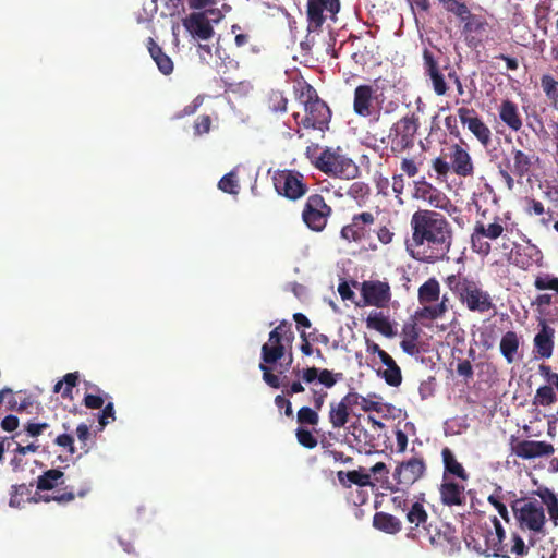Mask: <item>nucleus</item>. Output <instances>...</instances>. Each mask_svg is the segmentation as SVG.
<instances>
[{
	"label": "nucleus",
	"mask_w": 558,
	"mask_h": 558,
	"mask_svg": "<svg viewBox=\"0 0 558 558\" xmlns=\"http://www.w3.org/2000/svg\"><path fill=\"white\" fill-rule=\"evenodd\" d=\"M288 99L282 92L272 90L268 97V107L272 112H284L287 110Z\"/></svg>",
	"instance_id": "c03bdc74"
},
{
	"label": "nucleus",
	"mask_w": 558,
	"mask_h": 558,
	"mask_svg": "<svg viewBox=\"0 0 558 558\" xmlns=\"http://www.w3.org/2000/svg\"><path fill=\"white\" fill-rule=\"evenodd\" d=\"M182 24L191 36L197 40H209L215 34L205 12L191 13L182 20Z\"/></svg>",
	"instance_id": "b1692460"
},
{
	"label": "nucleus",
	"mask_w": 558,
	"mask_h": 558,
	"mask_svg": "<svg viewBox=\"0 0 558 558\" xmlns=\"http://www.w3.org/2000/svg\"><path fill=\"white\" fill-rule=\"evenodd\" d=\"M477 213L481 217L475 221L471 233V247L475 253L487 256L492 251L488 240H497L506 230L505 218L495 215L490 222H486L487 210L480 211L477 206Z\"/></svg>",
	"instance_id": "0eeeda50"
},
{
	"label": "nucleus",
	"mask_w": 558,
	"mask_h": 558,
	"mask_svg": "<svg viewBox=\"0 0 558 558\" xmlns=\"http://www.w3.org/2000/svg\"><path fill=\"white\" fill-rule=\"evenodd\" d=\"M433 169L439 177L453 172L458 177L468 178L474 174V163L469 150L460 144H449L441 155L433 160Z\"/></svg>",
	"instance_id": "39448f33"
},
{
	"label": "nucleus",
	"mask_w": 558,
	"mask_h": 558,
	"mask_svg": "<svg viewBox=\"0 0 558 558\" xmlns=\"http://www.w3.org/2000/svg\"><path fill=\"white\" fill-rule=\"evenodd\" d=\"M374 231L376 232L377 240L383 245H388L392 243L395 232L391 221H387V223L379 226L377 229H374Z\"/></svg>",
	"instance_id": "09e8293b"
},
{
	"label": "nucleus",
	"mask_w": 558,
	"mask_h": 558,
	"mask_svg": "<svg viewBox=\"0 0 558 558\" xmlns=\"http://www.w3.org/2000/svg\"><path fill=\"white\" fill-rule=\"evenodd\" d=\"M472 544L473 548L477 553L484 554L486 556H495V553L501 551L502 548L500 538H496L494 536L490 521L485 522L474 531V535L471 536L470 542H468L469 546Z\"/></svg>",
	"instance_id": "a211bd4d"
},
{
	"label": "nucleus",
	"mask_w": 558,
	"mask_h": 558,
	"mask_svg": "<svg viewBox=\"0 0 558 558\" xmlns=\"http://www.w3.org/2000/svg\"><path fill=\"white\" fill-rule=\"evenodd\" d=\"M337 477L339 483L347 488L351 487L352 484L360 487L373 485L371 475L363 468L348 472L338 471Z\"/></svg>",
	"instance_id": "7c9ffc66"
},
{
	"label": "nucleus",
	"mask_w": 558,
	"mask_h": 558,
	"mask_svg": "<svg viewBox=\"0 0 558 558\" xmlns=\"http://www.w3.org/2000/svg\"><path fill=\"white\" fill-rule=\"evenodd\" d=\"M520 339L514 331H507L500 339L499 349L501 355L505 357L507 363L511 364L515 361V356L519 350Z\"/></svg>",
	"instance_id": "f704fd0d"
},
{
	"label": "nucleus",
	"mask_w": 558,
	"mask_h": 558,
	"mask_svg": "<svg viewBox=\"0 0 558 558\" xmlns=\"http://www.w3.org/2000/svg\"><path fill=\"white\" fill-rule=\"evenodd\" d=\"M437 190L426 181L425 177H422L421 179L414 181V192L413 196L415 198H422L424 201L432 202L433 196Z\"/></svg>",
	"instance_id": "a19ab883"
},
{
	"label": "nucleus",
	"mask_w": 558,
	"mask_h": 558,
	"mask_svg": "<svg viewBox=\"0 0 558 558\" xmlns=\"http://www.w3.org/2000/svg\"><path fill=\"white\" fill-rule=\"evenodd\" d=\"M340 149L326 148L316 158L314 165L322 172L341 179H353L359 173V168L354 161L340 154Z\"/></svg>",
	"instance_id": "1a4fd4ad"
},
{
	"label": "nucleus",
	"mask_w": 558,
	"mask_h": 558,
	"mask_svg": "<svg viewBox=\"0 0 558 558\" xmlns=\"http://www.w3.org/2000/svg\"><path fill=\"white\" fill-rule=\"evenodd\" d=\"M295 375L301 377L305 384H311L319 376V368L312 366L303 369L294 371Z\"/></svg>",
	"instance_id": "680f3d73"
},
{
	"label": "nucleus",
	"mask_w": 558,
	"mask_h": 558,
	"mask_svg": "<svg viewBox=\"0 0 558 558\" xmlns=\"http://www.w3.org/2000/svg\"><path fill=\"white\" fill-rule=\"evenodd\" d=\"M553 303V295L548 293L538 294L535 300L532 301V306L537 307L539 314L545 313V308Z\"/></svg>",
	"instance_id": "e2e57ef3"
},
{
	"label": "nucleus",
	"mask_w": 558,
	"mask_h": 558,
	"mask_svg": "<svg viewBox=\"0 0 558 558\" xmlns=\"http://www.w3.org/2000/svg\"><path fill=\"white\" fill-rule=\"evenodd\" d=\"M218 187L225 193L238 194L239 184L235 173L229 172L225 174L218 182Z\"/></svg>",
	"instance_id": "de8ad7c7"
},
{
	"label": "nucleus",
	"mask_w": 558,
	"mask_h": 558,
	"mask_svg": "<svg viewBox=\"0 0 558 558\" xmlns=\"http://www.w3.org/2000/svg\"><path fill=\"white\" fill-rule=\"evenodd\" d=\"M534 287L539 291L551 290L558 295V277L550 274L539 275L534 280Z\"/></svg>",
	"instance_id": "79ce46f5"
},
{
	"label": "nucleus",
	"mask_w": 558,
	"mask_h": 558,
	"mask_svg": "<svg viewBox=\"0 0 558 558\" xmlns=\"http://www.w3.org/2000/svg\"><path fill=\"white\" fill-rule=\"evenodd\" d=\"M78 381V373H68L63 376L61 380H59L54 387L53 391L57 393H61L62 398H72V390L77 385Z\"/></svg>",
	"instance_id": "ea45409f"
},
{
	"label": "nucleus",
	"mask_w": 558,
	"mask_h": 558,
	"mask_svg": "<svg viewBox=\"0 0 558 558\" xmlns=\"http://www.w3.org/2000/svg\"><path fill=\"white\" fill-rule=\"evenodd\" d=\"M295 437L298 442L306 449H314L317 446L316 437L308 429L303 427L296 428Z\"/></svg>",
	"instance_id": "a18cd8bd"
},
{
	"label": "nucleus",
	"mask_w": 558,
	"mask_h": 558,
	"mask_svg": "<svg viewBox=\"0 0 558 558\" xmlns=\"http://www.w3.org/2000/svg\"><path fill=\"white\" fill-rule=\"evenodd\" d=\"M506 551H510L517 556H524L529 553V547L525 545L523 538L517 534H511V547L507 548Z\"/></svg>",
	"instance_id": "3c124183"
},
{
	"label": "nucleus",
	"mask_w": 558,
	"mask_h": 558,
	"mask_svg": "<svg viewBox=\"0 0 558 558\" xmlns=\"http://www.w3.org/2000/svg\"><path fill=\"white\" fill-rule=\"evenodd\" d=\"M296 421L300 425H312L318 424L319 415L318 412L310 407H302L296 413Z\"/></svg>",
	"instance_id": "37998d69"
},
{
	"label": "nucleus",
	"mask_w": 558,
	"mask_h": 558,
	"mask_svg": "<svg viewBox=\"0 0 558 558\" xmlns=\"http://www.w3.org/2000/svg\"><path fill=\"white\" fill-rule=\"evenodd\" d=\"M427 466L423 457H411L399 463L392 474L400 487L390 488L391 492L405 490L421 480L426 473Z\"/></svg>",
	"instance_id": "4468645a"
},
{
	"label": "nucleus",
	"mask_w": 558,
	"mask_h": 558,
	"mask_svg": "<svg viewBox=\"0 0 558 558\" xmlns=\"http://www.w3.org/2000/svg\"><path fill=\"white\" fill-rule=\"evenodd\" d=\"M511 451L518 458L531 460L535 458L549 457L555 452L550 442L538 440H517L511 445Z\"/></svg>",
	"instance_id": "aec40b11"
},
{
	"label": "nucleus",
	"mask_w": 558,
	"mask_h": 558,
	"mask_svg": "<svg viewBox=\"0 0 558 558\" xmlns=\"http://www.w3.org/2000/svg\"><path fill=\"white\" fill-rule=\"evenodd\" d=\"M418 302L423 307L416 312L421 319L436 320L449 311L447 294L440 299V283L436 278L426 280L417 291Z\"/></svg>",
	"instance_id": "423d86ee"
},
{
	"label": "nucleus",
	"mask_w": 558,
	"mask_h": 558,
	"mask_svg": "<svg viewBox=\"0 0 558 558\" xmlns=\"http://www.w3.org/2000/svg\"><path fill=\"white\" fill-rule=\"evenodd\" d=\"M272 330L278 331V335L283 338L287 343H290L294 338L291 324L287 320H281L280 324Z\"/></svg>",
	"instance_id": "0e129e2a"
},
{
	"label": "nucleus",
	"mask_w": 558,
	"mask_h": 558,
	"mask_svg": "<svg viewBox=\"0 0 558 558\" xmlns=\"http://www.w3.org/2000/svg\"><path fill=\"white\" fill-rule=\"evenodd\" d=\"M33 483L31 484H16L11 486L9 506L11 508H22L25 502H38L40 500L45 502L57 501L58 504H68L75 499V496L84 497L89 492V486L85 485L80 488L76 493L73 487H65L63 493L56 495L38 496L32 494Z\"/></svg>",
	"instance_id": "6e6552de"
},
{
	"label": "nucleus",
	"mask_w": 558,
	"mask_h": 558,
	"mask_svg": "<svg viewBox=\"0 0 558 558\" xmlns=\"http://www.w3.org/2000/svg\"><path fill=\"white\" fill-rule=\"evenodd\" d=\"M361 294L365 304L385 307L391 300V290L387 281L367 280L362 283Z\"/></svg>",
	"instance_id": "6ab92c4d"
},
{
	"label": "nucleus",
	"mask_w": 558,
	"mask_h": 558,
	"mask_svg": "<svg viewBox=\"0 0 558 558\" xmlns=\"http://www.w3.org/2000/svg\"><path fill=\"white\" fill-rule=\"evenodd\" d=\"M350 417V410L344 405V403L331 402L330 410L328 414L329 422L331 426L336 429L343 427Z\"/></svg>",
	"instance_id": "c9c22d12"
},
{
	"label": "nucleus",
	"mask_w": 558,
	"mask_h": 558,
	"mask_svg": "<svg viewBox=\"0 0 558 558\" xmlns=\"http://www.w3.org/2000/svg\"><path fill=\"white\" fill-rule=\"evenodd\" d=\"M331 213V207L320 194H312L304 204L302 220L311 230L320 232L325 229Z\"/></svg>",
	"instance_id": "f8f14e48"
},
{
	"label": "nucleus",
	"mask_w": 558,
	"mask_h": 558,
	"mask_svg": "<svg viewBox=\"0 0 558 558\" xmlns=\"http://www.w3.org/2000/svg\"><path fill=\"white\" fill-rule=\"evenodd\" d=\"M353 436L357 442L364 444V449L371 451L374 447V438L363 427H354Z\"/></svg>",
	"instance_id": "864d4df0"
},
{
	"label": "nucleus",
	"mask_w": 558,
	"mask_h": 558,
	"mask_svg": "<svg viewBox=\"0 0 558 558\" xmlns=\"http://www.w3.org/2000/svg\"><path fill=\"white\" fill-rule=\"evenodd\" d=\"M538 373L546 383L550 384L551 387H555L558 391V373L553 372L551 367L546 364L539 365Z\"/></svg>",
	"instance_id": "4d7b16f0"
},
{
	"label": "nucleus",
	"mask_w": 558,
	"mask_h": 558,
	"mask_svg": "<svg viewBox=\"0 0 558 558\" xmlns=\"http://www.w3.org/2000/svg\"><path fill=\"white\" fill-rule=\"evenodd\" d=\"M457 112L461 123L468 128L483 147L487 148L492 144L493 133L475 109L460 107Z\"/></svg>",
	"instance_id": "f3484780"
},
{
	"label": "nucleus",
	"mask_w": 558,
	"mask_h": 558,
	"mask_svg": "<svg viewBox=\"0 0 558 558\" xmlns=\"http://www.w3.org/2000/svg\"><path fill=\"white\" fill-rule=\"evenodd\" d=\"M544 506L553 525L558 526V497L550 488L541 486L530 496L514 499L511 502V510L519 527L544 536L546 534Z\"/></svg>",
	"instance_id": "f03ea898"
},
{
	"label": "nucleus",
	"mask_w": 558,
	"mask_h": 558,
	"mask_svg": "<svg viewBox=\"0 0 558 558\" xmlns=\"http://www.w3.org/2000/svg\"><path fill=\"white\" fill-rule=\"evenodd\" d=\"M311 393H312V403L314 405L313 409L316 411L322 410V408L324 407L325 400L328 396L327 391H325L323 389L318 390V389L312 388Z\"/></svg>",
	"instance_id": "338daca9"
},
{
	"label": "nucleus",
	"mask_w": 558,
	"mask_h": 558,
	"mask_svg": "<svg viewBox=\"0 0 558 558\" xmlns=\"http://www.w3.org/2000/svg\"><path fill=\"white\" fill-rule=\"evenodd\" d=\"M446 282L469 311L485 313L495 307L489 293L482 290L478 281L457 274L448 276Z\"/></svg>",
	"instance_id": "20e7f679"
},
{
	"label": "nucleus",
	"mask_w": 558,
	"mask_h": 558,
	"mask_svg": "<svg viewBox=\"0 0 558 558\" xmlns=\"http://www.w3.org/2000/svg\"><path fill=\"white\" fill-rule=\"evenodd\" d=\"M373 526L387 534H397L402 530V523L397 517L383 511L374 514Z\"/></svg>",
	"instance_id": "473e14b6"
},
{
	"label": "nucleus",
	"mask_w": 558,
	"mask_h": 558,
	"mask_svg": "<svg viewBox=\"0 0 558 558\" xmlns=\"http://www.w3.org/2000/svg\"><path fill=\"white\" fill-rule=\"evenodd\" d=\"M76 436L80 442V448L84 450L85 452L88 451V440L90 438V430L89 426L85 423L80 424L76 427Z\"/></svg>",
	"instance_id": "6e6d98bb"
},
{
	"label": "nucleus",
	"mask_w": 558,
	"mask_h": 558,
	"mask_svg": "<svg viewBox=\"0 0 558 558\" xmlns=\"http://www.w3.org/2000/svg\"><path fill=\"white\" fill-rule=\"evenodd\" d=\"M64 473L59 469H50L48 471H45L38 478H37V489L38 490H51L56 488L63 478Z\"/></svg>",
	"instance_id": "e433bc0d"
},
{
	"label": "nucleus",
	"mask_w": 558,
	"mask_h": 558,
	"mask_svg": "<svg viewBox=\"0 0 558 558\" xmlns=\"http://www.w3.org/2000/svg\"><path fill=\"white\" fill-rule=\"evenodd\" d=\"M342 373H333L327 368H319L317 380L326 388H332L338 380L342 379Z\"/></svg>",
	"instance_id": "49530a36"
},
{
	"label": "nucleus",
	"mask_w": 558,
	"mask_h": 558,
	"mask_svg": "<svg viewBox=\"0 0 558 558\" xmlns=\"http://www.w3.org/2000/svg\"><path fill=\"white\" fill-rule=\"evenodd\" d=\"M428 518L429 515L423 499L412 502L405 512V519L409 524L408 536L416 538L426 533Z\"/></svg>",
	"instance_id": "4be33fe9"
},
{
	"label": "nucleus",
	"mask_w": 558,
	"mask_h": 558,
	"mask_svg": "<svg viewBox=\"0 0 558 558\" xmlns=\"http://www.w3.org/2000/svg\"><path fill=\"white\" fill-rule=\"evenodd\" d=\"M554 350V329L544 325L534 337V351L542 359L551 356Z\"/></svg>",
	"instance_id": "c85d7f7f"
},
{
	"label": "nucleus",
	"mask_w": 558,
	"mask_h": 558,
	"mask_svg": "<svg viewBox=\"0 0 558 558\" xmlns=\"http://www.w3.org/2000/svg\"><path fill=\"white\" fill-rule=\"evenodd\" d=\"M421 165L422 161H416L415 158H402L400 162V174L413 178L418 173Z\"/></svg>",
	"instance_id": "8fccbe9b"
},
{
	"label": "nucleus",
	"mask_w": 558,
	"mask_h": 558,
	"mask_svg": "<svg viewBox=\"0 0 558 558\" xmlns=\"http://www.w3.org/2000/svg\"><path fill=\"white\" fill-rule=\"evenodd\" d=\"M488 502L497 510L499 515L506 521H510L509 511L507 506L501 501V498L498 495H489L487 498Z\"/></svg>",
	"instance_id": "5fc2aeb1"
},
{
	"label": "nucleus",
	"mask_w": 558,
	"mask_h": 558,
	"mask_svg": "<svg viewBox=\"0 0 558 558\" xmlns=\"http://www.w3.org/2000/svg\"><path fill=\"white\" fill-rule=\"evenodd\" d=\"M534 155H527L519 148H512L511 157H506L498 165V173L505 182L507 189L512 191L518 181L526 177L533 166Z\"/></svg>",
	"instance_id": "9b49d317"
},
{
	"label": "nucleus",
	"mask_w": 558,
	"mask_h": 558,
	"mask_svg": "<svg viewBox=\"0 0 558 558\" xmlns=\"http://www.w3.org/2000/svg\"><path fill=\"white\" fill-rule=\"evenodd\" d=\"M375 216L371 211H362L352 216L350 223L343 226L340 235L348 242H362L371 236Z\"/></svg>",
	"instance_id": "2eb2a0df"
},
{
	"label": "nucleus",
	"mask_w": 558,
	"mask_h": 558,
	"mask_svg": "<svg viewBox=\"0 0 558 558\" xmlns=\"http://www.w3.org/2000/svg\"><path fill=\"white\" fill-rule=\"evenodd\" d=\"M54 444L59 447L66 449L70 454H74L76 451L74 447V438L69 433H64L57 436V438L54 439Z\"/></svg>",
	"instance_id": "bf43d9fd"
},
{
	"label": "nucleus",
	"mask_w": 558,
	"mask_h": 558,
	"mask_svg": "<svg viewBox=\"0 0 558 558\" xmlns=\"http://www.w3.org/2000/svg\"><path fill=\"white\" fill-rule=\"evenodd\" d=\"M424 74L430 80L434 93L437 96L447 94L449 87L447 85L444 73L441 72L437 60L433 52L428 49L423 50Z\"/></svg>",
	"instance_id": "5701e85b"
},
{
	"label": "nucleus",
	"mask_w": 558,
	"mask_h": 558,
	"mask_svg": "<svg viewBox=\"0 0 558 558\" xmlns=\"http://www.w3.org/2000/svg\"><path fill=\"white\" fill-rule=\"evenodd\" d=\"M417 337H418L417 332H414L410 339H404L401 341L400 345L405 353H408L410 355H414V354L418 353V349L416 345Z\"/></svg>",
	"instance_id": "774afa93"
},
{
	"label": "nucleus",
	"mask_w": 558,
	"mask_h": 558,
	"mask_svg": "<svg viewBox=\"0 0 558 558\" xmlns=\"http://www.w3.org/2000/svg\"><path fill=\"white\" fill-rule=\"evenodd\" d=\"M211 126V119L208 114H203L197 118V120L194 123V134L195 135H203L210 131Z\"/></svg>",
	"instance_id": "13d9d810"
},
{
	"label": "nucleus",
	"mask_w": 558,
	"mask_h": 558,
	"mask_svg": "<svg viewBox=\"0 0 558 558\" xmlns=\"http://www.w3.org/2000/svg\"><path fill=\"white\" fill-rule=\"evenodd\" d=\"M116 420V413L112 402H108L98 416V422L101 428H104L109 422Z\"/></svg>",
	"instance_id": "052dcab7"
},
{
	"label": "nucleus",
	"mask_w": 558,
	"mask_h": 558,
	"mask_svg": "<svg viewBox=\"0 0 558 558\" xmlns=\"http://www.w3.org/2000/svg\"><path fill=\"white\" fill-rule=\"evenodd\" d=\"M366 326L387 338L396 336V329L390 319L383 312H373L366 318Z\"/></svg>",
	"instance_id": "2f4dec72"
},
{
	"label": "nucleus",
	"mask_w": 558,
	"mask_h": 558,
	"mask_svg": "<svg viewBox=\"0 0 558 558\" xmlns=\"http://www.w3.org/2000/svg\"><path fill=\"white\" fill-rule=\"evenodd\" d=\"M541 86L550 106L558 110V81L549 74L541 77Z\"/></svg>",
	"instance_id": "58836bf2"
},
{
	"label": "nucleus",
	"mask_w": 558,
	"mask_h": 558,
	"mask_svg": "<svg viewBox=\"0 0 558 558\" xmlns=\"http://www.w3.org/2000/svg\"><path fill=\"white\" fill-rule=\"evenodd\" d=\"M299 99L303 104L304 116L299 121L300 113L295 112L293 118L296 123L305 129L322 132L328 130L332 113L328 105L318 97L316 89L305 83L301 88Z\"/></svg>",
	"instance_id": "7ed1b4c3"
},
{
	"label": "nucleus",
	"mask_w": 558,
	"mask_h": 558,
	"mask_svg": "<svg viewBox=\"0 0 558 558\" xmlns=\"http://www.w3.org/2000/svg\"><path fill=\"white\" fill-rule=\"evenodd\" d=\"M375 89L373 86L363 84L356 86L353 97V111L359 117L368 118L374 116V120L378 121L380 113L373 106Z\"/></svg>",
	"instance_id": "412c9836"
},
{
	"label": "nucleus",
	"mask_w": 558,
	"mask_h": 558,
	"mask_svg": "<svg viewBox=\"0 0 558 558\" xmlns=\"http://www.w3.org/2000/svg\"><path fill=\"white\" fill-rule=\"evenodd\" d=\"M272 180L277 193L291 201L300 199L308 190L304 175L294 170H278Z\"/></svg>",
	"instance_id": "ddd939ff"
},
{
	"label": "nucleus",
	"mask_w": 558,
	"mask_h": 558,
	"mask_svg": "<svg viewBox=\"0 0 558 558\" xmlns=\"http://www.w3.org/2000/svg\"><path fill=\"white\" fill-rule=\"evenodd\" d=\"M465 486L453 481L452 477L442 476L439 486L440 501L447 507H464L466 504Z\"/></svg>",
	"instance_id": "393cba45"
},
{
	"label": "nucleus",
	"mask_w": 558,
	"mask_h": 558,
	"mask_svg": "<svg viewBox=\"0 0 558 558\" xmlns=\"http://www.w3.org/2000/svg\"><path fill=\"white\" fill-rule=\"evenodd\" d=\"M557 401L556 392L554 391V388L550 384L546 383V385H543L537 388L533 399L532 403L536 407H550Z\"/></svg>",
	"instance_id": "4c0bfd02"
},
{
	"label": "nucleus",
	"mask_w": 558,
	"mask_h": 558,
	"mask_svg": "<svg viewBox=\"0 0 558 558\" xmlns=\"http://www.w3.org/2000/svg\"><path fill=\"white\" fill-rule=\"evenodd\" d=\"M410 227L412 235L407 251L412 258L426 264L449 259L453 229L445 215L432 209H418L412 215Z\"/></svg>",
	"instance_id": "f257e3e1"
},
{
	"label": "nucleus",
	"mask_w": 558,
	"mask_h": 558,
	"mask_svg": "<svg viewBox=\"0 0 558 558\" xmlns=\"http://www.w3.org/2000/svg\"><path fill=\"white\" fill-rule=\"evenodd\" d=\"M420 128V120L415 113L402 117L392 124L389 131L390 150L395 155L412 149Z\"/></svg>",
	"instance_id": "9d476101"
},
{
	"label": "nucleus",
	"mask_w": 558,
	"mask_h": 558,
	"mask_svg": "<svg viewBox=\"0 0 558 558\" xmlns=\"http://www.w3.org/2000/svg\"><path fill=\"white\" fill-rule=\"evenodd\" d=\"M498 116L500 121L511 131L518 132L523 125V119L517 102L507 98L499 104Z\"/></svg>",
	"instance_id": "a878e982"
},
{
	"label": "nucleus",
	"mask_w": 558,
	"mask_h": 558,
	"mask_svg": "<svg viewBox=\"0 0 558 558\" xmlns=\"http://www.w3.org/2000/svg\"><path fill=\"white\" fill-rule=\"evenodd\" d=\"M444 474L442 476H454L463 482L468 481L469 474L463 465L456 459L454 453L448 447L441 450Z\"/></svg>",
	"instance_id": "cd10ccee"
},
{
	"label": "nucleus",
	"mask_w": 558,
	"mask_h": 558,
	"mask_svg": "<svg viewBox=\"0 0 558 558\" xmlns=\"http://www.w3.org/2000/svg\"><path fill=\"white\" fill-rule=\"evenodd\" d=\"M380 361L387 367L385 371L379 373L380 376L389 386L398 387L402 381L400 367L388 353L380 354Z\"/></svg>",
	"instance_id": "72a5a7b5"
},
{
	"label": "nucleus",
	"mask_w": 558,
	"mask_h": 558,
	"mask_svg": "<svg viewBox=\"0 0 558 558\" xmlns=\"http://www.w3.org/2000/svg\"><path fill=\"white\" fill-rule=\"evenodd\" d=\"M147 49L158 70L163 75H170L173 72V61L151 37L147 39Z\"/></svg>",
	"instance_id": "c756f323"
},
{
	"label": "nucleus",
	"mask_w": 558,
	"mask_h": 558,
	"mask_svg": "<svg viewBox=\"0 0 558 558\" xmlns=\"http://www.w3.org/2000/svg\"><path fill=\"white\" fill-rule=\"evenodd\" d=\"M340 10L339 0H307V31L318 32L328 16L331 19Z\"/></svg>",
	"instance_id": "dca6fc26"
},
{
	"label": "nucleus",
	"mask_w": 558,
	"mask_h": 558,
	"mask_svg": "<svg viewBox=\"0 0 558 558\" xmlns=\"http://www.w3.org/2000/svg\"><path fill=\"white\" fill-rule=\"evenodd\" d=\"M283 342L286 341L278 335V331L271 330L269 332L268 342L262 345V361L264 363L275 364L283 357L286 352Z\"/></svg>",
	"instance_id": "bb28decb"
},
{
	"label": "nucleus",
	"mask_w": 558,
	"mask_h": 558,
	"mask_svg": "<svg viewBox=\"0 0 558 558\" xmlns=\"http://www.w3.org/2000/svg\"><path fill=\"white\" fill-rule=\"evenodd\" d=\"M268 363L262 362L259 364V369L263 372L264 381L270 386L271 388L278 389L280 386H286L284 383H281L279 377L271 373V369L267 366Z\"/></svg>",
	"instance_id": "603ef678"
},
{
	"label": "nucleus",
	"mask_w": 558,
	"mask_h": 558,
	"mask_svg": "<svg viewBox=\"0 0 558 558\" xmlns=\"http://www.w3.org/2000/svg\"><path fill=\"white\" fill-rule=\"evenodd\" d=\"M83 403L87 409L98 410L105 404V399L101 396L87 393L83 399Z\"/></svg>",
	"instance_id": "69168bd1"
}]
</instances>
